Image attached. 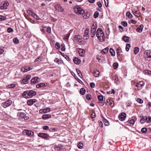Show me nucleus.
I'll use <instances>...</instances> for the list:
<instances>
[{"instance_id":"1","label":"nucleus","mask_w":151,"mask_h":151,"mask_svg":"<svg viewBox=\"0 0 151 151\" xmlns=\"http://www.w3.org/2000/svg\"><path fill=\"white\" fill-rule=\"evenodd\" d=\"M96 35L98 39L101 41H104L105 40L103 31L101 28H98L96 32Z\"/></svg>"},{"instance_id":"2","label":"nucleus","mask_w":151,"mask_h":151,"mask_svg":"<svg viewBox=\"0 0 151 151\" xmlns=\"http://www.w3.org/2000/svg\"><path fill=\"white\" fill-rule=\"evenodd\" d=\"M36 92L33 90L27 91L22 93V96L25 98H31L35 95Z\"/></svg>"},{"instance_id":"3","label":"nucleus","mask_w":151,"mask_h":151,"mask_svg":"<svg viewBox=\"0 0 151 151\" xmlns=\"http://www.w3.org/2000/svg\"><path fill=\"white\" fill-rule=\"evenodd\" d=\"M73 9L74 12L77 14H82L84 12L83 10L78 6L74 7Z\"/></svg>"},{"instance_id":"4","label":"nucleus","mask_w":151,"mask_h":151,"mask_svg":"<svg viewBox=\"0 0 151 151\" xmlns=\"http://www.w3.org/2000/svg\"><path fill=\"white\" fill-rule=\"evenodd\" d=\"M38 137H42L46 140H49L51 137L47 134L45 133H40L38 134Z\"/></svg>"},{"instance_id":"5","label":"nucleus","mask_w":151,"mask_h":151,"mask_svg":"<svg viewBox=\"0 0 151 151\" xmlns=\"http://www.w3.org/2000/svg\"><path fill=\"white\" fill-rule=\"evenodd\" d=\"M23 133L29 137H31L34 135L33 132L29 130L25 129L23 131Z\"/></svg>"},{"instance_id":"6","label":"nucleus","mask_w":151,"mask_h":151,"mask_svg":"<svg viewBox=\"0 0 151 151\" xmlns=\"http://www.w3.org/2000/svg\"><path fill=\"white\" fill-rule=\"evenodd\" d=\"M18 116H19L22 119H24L27 120L29 118V117L26 116V114L24 112H18L17 113Z\"/></svg>"},{"instance_id":"7","label":"nucleus","mask_w":151,"mask_h":151,"mask_svg":"<svg viewBox=\"0 0 151 151\" xmlns=\"http://www.w3.org/2000/svg\"><path fill=\"white\" fill-rule=\"evenodd\" d=\"M96 27L93 24L92 26L91 31V37H93L95 34L96 30Z\"/></svg>"},{"instance_id":"8","label":"nucleus","mask_w":151,"mask_h":151,"mask_svg":"<svg viewBox=\"0 0 151 151\" xmlns=\"http://www.w3.org/2000/svg\"><path fill=\"white\" fill-rule=\"evenodd\" d=\"M9 5V3L8 2L6 1L3 2V3L1 4L0 8L1 9H7V6Z\"/></svg>"},{"instance_id":"9","label":"nucleus","mask_w":151,"mask_h":151,"mask_svg":"<svg viewBox=\"0 0 151 151\" xmlns=\"http://www.w3.org/2000/svg\"><path fill=\"white\" fill-rule=\"evenodd\" d=\"M12 104V101L11 100H9L6 101L4 102L2 104V106L4 108L10 106Z\"/></svg>"},{"instance_id":"10","label":"nucleus","mask_w":151,"mask_h":151,"mask_svg":"<svg viewBox=\"0 0 151 151\" xmlns=\"http://www.w3.org/2000/svg\"><path fill=\"white\" fill-rule=\"evenodd\" d=\"M144 83L143 81H140L137 83L136 86L137 87L138 90L141 89L144 86Z\"/></svg>"},{"instance_id":"11","label":"nucleus","mask_w":151,"mask_h":151,"mask_svg":"<svg viewBox=\"0 0 151 151\" xmlns=\"http://www.w3.org/2000/svg\"><path fill=\"white\" fill-rule=\"evenodd\" d=\"M39 78L38 77H34L31 80V85H33L37 83L39 81Z\"/></svg>"},{"instance_id":"12","label":"nucleus","mask_w":151,"mask_h":151,"mask_svg":"<svg viewBox=\"0 0 151 151\" xmlns=\"http://www.w3.org/2000/svg\"><path fill=\"white\" fill-rule=\"evenodd\" d=\"M77 51H78L79 55L81 57H83L85 55V51L81 48H78Z\"/></svg>"},{"instance_id":"13","label":"nucleus","mask_w":151,"mask_h":151,"mask_svg":"<svg viewBox=\"0 0 151 151\" xmlns=\"http://www.w3.org/2000/svg\"><path fill=\"white\" fill-rule=\"evenodd\" d=\"M126 114L125 113H121L119 116V119L121 121H123L124 119L126 116Z\"/></svg>"},{"instance_id":"14","label":"nucleus","mask_w":151,"mask_h":151,"mask_svg":"<svg viewBox=\"0 0 151 151\" xmlns=\"http://www.w3.org/2000/svg\"><path fill=\"white\" fill-rule=\"evenodd\" d=\"M36 100L35 99H30L27 101V104L28 105L31 106L36 102Z\"/></svg>"},{"instance_id":"15","label":"nucleus","mask_w":151,"mask_h":151,"mask_svg":"<svg viewBox=\"0 0 151 151\" xmlns=\"http://www.w3.org/2000/svg\"><path fill=\"white\" fill-rule=\"evenodd\" d=\"M145 56L148 58H151V51L150 50H146L145 52Z\"/></svg>"},{"instance_id":"16","label":"nucleus","mask_w":151,"mask_h":151,"mask_svg":"<svg viewBox=\"0 0 151 151\" xmlns=\"http://www.w3.org/2000/svg\"><path fill=\"white\" fill-rule=\"evenodd\" d=\"M55 10L58 12H62L63 11V10L59 5H55Z\"/></svg>"},{"instance_id":"17","label":"nucleus","mask_w":151,"mask_h":151,"mask_svg":"<svg viewBox=\"0 0 151 151\" xmlns=\"http://www.w3.org/2000/svg\"><path fill=\"white\" fill-rule=\"evenodd\" d=\"M48 83H41L37 84L36 86V87L37 88H40L43 87H45L46 86H47Z\"/></svg>"},{"instance_id":"18","label":"nucleus","mask_w":151,"mask_h":151,"mask_svg":"<svg viewBox=\"0 0 151 151\" xmlns=\"http://www.w3.org/2000/svg\"><path fill=\"white\" fill-rule=\"evenodd\" d=\"M74 38L79 43L81 42V40L82 37L80 35H75L74 36Z\"/></svg>"},{"instance_id":"19","label":"nucleus","mask_w":151,"mask_h":151,"mask_svg":"<svg viewBox=\"0 0 151 151\" xmlns=\"http://www.w3.org/2000/svg\"><path fill=\"white\" fill-rule=\"evenodd\" d=\"M143 25L142 24H141L137 28L136 31L138 32H142Z\"/></svg>"},{"instance_id":"20","label":"nucleus","mask_w":151,"mask_h":151,"mask_svg":"<svg viewBox=\"0 0 151 151\" xmlns=\"http://www.w3.org/2000/svg\"><path fill=\"white\" fill-rule=\"evenodd\" d=\"M73 61L74 63L76 64H79L80 62V60L77 57H76L73 59Z\"/></svg>"},{"instance_id":"21","label":"nucleus","mask_w":151,"mask_h":151,"mask_svg":"<svg viewBox=\"0 0 151 151\" xmlns=\"http://www.w3.org/2000/svg\"><path fill=\"white\" fill-rule=\"evenodd\" d=\"M51 116L50 114H44L42 116V119L44 120L47 119L51 117Z\"/></svg>"},{"instance_id":"22","label":"nucleus","mask_w":151,"mask_h":151,"mask_svg":"<svg viewBox=\"0 0 151 151\" xmlns=\"http://www.w3.org/2000/svg\"><path fill=\"white\" fill-rule=\"evenodd\" d=\"M93 74L94 76L95 77H98L99 76V75L100 73L98 70H95L93 72Z\"/></svg>"},{"instance_id":"23","label":"nucleus","mask_w":151,"mask_h":151,"mask_svg":"<svg viewBox=\"0 0 151 151\" xmlns=\"http://www.w3.org/2000/svg\"><path fill=\"white\" fill-rule=\"evenodd\" d=\"M88 32H89V31L88 30H86V29L85 30V31L84 33V37H86V38L85 39L87 40L89 38V36L88 35Z\"/></svg>"},{"instance_id":"24","label":"nucleus","mask_w":151,"mask_h":151,"mask_svg":"<svg viewBox=\"0 0 151 151\" xmlns=\"http://www.w3.org/2000/svg\"><path fill=\"white\" fill-rule=\"evenodd\" d=\"M90 15V13L88 12H86L83 14V16L84 18L87 19L89 18Z\"/></svg>"},{"instance_id":"25","label":"nucleus","mask_w":151,"mask_h":151,"mask_svg":"<svg viewBox=\"0 0 151 151\" xmlns=\"http://www.w3.org/2000/svg\"><path fill=\"white\" fill-rule=\"evenodd\" d=\"M123 40L126 42H129V37L126 36H124L123 37Z\"/></svg>"},{"instance_id":"26","label":"nucleus","mask_w":151,"mask_h":151,"mask_svg":"<svg viewBox=\"0 0 151 151\" xmlns=\"http://www.w3.org/2000/svg\"><path fill=\"white\" fill-rule=\"evenodd\" d=\"M28 82V80L25 78H24L21 81V83L22 84H26Z\"/></svg>"},{"instance_id":"27","label":"nucleus","mask_w":151,"mask_h":151,"mask_svg":"<svg viewBox=\"0 0 151 151\" xmlns=\"http://www.w3.org/2000/svg\"><path fill=\"white\" fill-rule=\"evenodd\" d=\"M108 50L109 48L107 47H106L102 50L101 51V52L102 53L105 54L108 52Z\"/></svg>"},{"instance_id":"28","label":"nucleus","mask_w":151,"mask_h":151,"mask_svg":"<svg viewBox=\"0 0 151 151\" xmlns=\"http://www.w3.org/2000/svg\"><path fill=\"white\" fill-rule=\"evenodd\" d=\"M86 92V90L83 88H82L81 89L80 91V93L82 95H83Z\"/></svg>"},{"instance_id":"29","label":"nucleus","mask_w":151,"mask_h":151,"mask_svg":"<svg viewBox=\"0 0 151 151\" xmlns=\"http://www.w3.org/2000/svg\"><path fill=\"white\" fill-rule=\"evenodd\" d=\"M126 16L129 18H132V15L129 12H127L126 14Z\"/></svg>"},{"instance_id":"30","label":"nucleus","mask_w":151,"mask_h":151,"mask_svg":"<svg viewBox=\"0 0 151 151\" xmlns=\"http://www.w3.org/2000/svg\"><path fill=\"white\" fill-rule=\"evenodd\" d=\"M110 52L111 56H113L115 55V52L111 48H110Z\"/></svg>"},{"instance_id":"31","label":"nucleus","mask_w":151,"mask_h":151,"mask_svg":"<svg viewBox=\"0 0 151 151\" xmlns=\"http://www.w3.org/2000/svg\"><path fill=\"white\" fill-rule=\"evenodd\" d=\"M131 46L129 44L127 43L126 45V50L127 52H128L129 51V48H130Z\"/></svg>"},{"instance_id":"32","label":"nucleus","mask_w":151,"mask_h":151,"mask_svg":"<svg viewBox=\"0 0 151 151\" xmlns=\"http://www.w3.org/2000/svg\"><path fill=\"white\" fill-rule=\"evenodd\" d=\"M134 53L135 54H137L139 52V48L138 47H135L134 50Z\"/></svg>"},{"instance_id":"33","label":"nucleus","mask_w":151,"mask_h":151,"mask_svg":"<svg viewBox=\"0 0 151 151\" xmlns=\"http://www.w3.org/2000/svg\"><path fill=\"white\" fill-rule=\"evenodd\" d=\"M99 15V12L98 11H96L94 14V17L95 18H97Z\"/></svg>"},{"instance_id":"34","label":"nucleus","mask_w":151,"mask_h":151,"mask_svg":"<svg viewBox=\"0 0 151 151\" xmlns=\"http://www.w3.org/2000/svg\"><path fill=\"white\" fill-rule=\"evenodd\" d=\"M13 40V42L16 44L18 43L19 42V40L17 37L14 38Z\"/></svg>"},{"instance_id":"35","label":"nucleus","mask_w":151,"mask_h":151,"mask_svg":"<svg viewBox=\"0 0 151 151\" xmlns=\"http://www.w3.org/2000/svg\"><path fill=\"white\" fill-rule=\"evenodd\" d=\"M78 147L79 149H81L83 147V144L82 143L79 142L78 144Z\"/></svg>"},{"instance_id":"36","label":"nucleus","mask_w":151,"mask_h":151,"mask_svg":"<svg viewBox=\"0 0 151 151\" xmlns=\"http://www.w3.org/2000/svg\"><path fill=\"white\" fill-rule=\"evenodd\" d=\"M137 101L139 104H142L143 102V100L139 98H137Z\"/></svg>"},{"instance_id":"37","label":"nucleus","mask_w":151,"mask_h":151,"mask_svg":"<svg viewBox=\"0 0 151 151\" xmlns=\"http://www.w3.org/2000/svg\"><path fill=\"white\" fill-rule=\"evenodd\" d=\"M86 99L88 100H90L91 98V95L89 94H88L86 95Z\"/></svg>"},{"instance_id":"38","label":"nucleus","mask_w":151,"mask_h":151,"mask_svg":"<svg viewBox=\"0 0 151 151\" xmlns=\"http://www.w3.org/2000/svg\"><path fill=\"white\" fill-rule=\"evenodd\" d=\"M70 34H68L64 37V39L65 40H68Z\"/></svg>"},{"instance_id":"39","label":"nucleus","mask_w":151,"mask_h":151,"mask_svg":"<svg viewBox=\"0 0 151 151\" xmlns=\"http://www.w3.org/2000/svg\"><path fill=\"white\" fill-rule=\"evenodd\" d=\"M141 131L142 133H145L147 132V130L146 128L143 127Z\"/></svg>"},{"instance_id":"40","label":"nucleus","mask_w":151,"mask_h":151,"mask_svg":"<svg viewBox=\"0 0 151 151\" xmlns=\"http://www.w3.org/2000/svg\"><path fill=\"white\" fill-rule=\"evenodd\" d=\"M6 19V17L5 16H0V21L5 20Z\"/></svg>"},{"instance_id":"41","label":"nucleus","mask_w":151,"mask_h":151,"mask_svg":"<svg viewBox=\"0 0 151 151\" xmlns=\"http://www.w3.org/2000/svg\"><path fill=\"white\" fill-rule=\"evenodd\" d=\"M121 50V49L120 47H118L116 49V51H117V55H118V56H119L120 55L119 53L120 51Z\"/></svg>"},{"instance_id":"42","label":"nucleus","mask_w":151,"mask_h":151,"mask_svg":"<svg viewBox=\"0 0 151 151\" xmlns=\"http://www.w3.org/2000/svg\"><path fill=\"white\" fill-rule=\"evenodd\" d=\"M118 66V64L117 63H114L113 64V67L114 69L117 68Z\"/></svg>"},{"instance_id":"43","label":"nucleus","mask_w":151,"mask_h":151,"mask_svg":"<svg viewBox=\"0 0 151 151\" xmlns=\"http://www.w3.org/2000/svg\"><path fill=\"white\" fill-rule=\"evenodd\" d=\"M146 119L148 123L150 122H151V116H149L148 117H146Z\"/></svg>"},{"instance_id":"44","label":"nucleus","mask_w":151,"mask_h":151,"mask_svg":"<svg viewBox=\"0 0 151 151\" xmlns=\"http://www.w3.org/2000/svg\"><path fill=\"white\" fill-rule=\"evenodd\" d=\"M49 131L50 132H53L57 131L56 129L55 128H51L49 129Z\"/></svg>"},{"instance_id":"45","label":"nucleus","mask_w":151,"mask_h":151,"mask_svg":"<svg viewBox=\"0 0 151 151\" xmlns=\"http://www.w3.org/2000/svg\"><path fill=\"white\" fill-rule=\"evenodd\" d=\"M146 119H145L144 118L142 117L141 119L140 122L141 123L143 124L146 122Z\"/></svg>"},{"instance_id":"46","label":"nucleus","mask_w":151,"mask_h":151,"mask_svg":"<svg viewBox=\"0 0 151 151\" xmlns=\"http://www.w3.org/2000/svg\"><path fill=\"white\" fill-rule=\"evenodd\" d=\"M121 24L124 27H127V23L126 22H122Z\"/></svg>"},{"instance_id":"47","label":"nucleus","mask_w":151,"mask_h":151,"mask_svg":"<svg viewBox=\"0 0 151 151\" xmlns=\"http://www.w3.org/2000/svg\"><path fill=\"white\" fill-rule=\"evenodd\" d=\"M98 99L100 101H103V98L102 96H99L98 97Z\"/></svg>"},{"instance_id":"48","label":"nucleus","mask_w":151,"mask_h":151,"mask_svg":"<svg viewBox=\"0 0 151 151\" xmlns=\"http://www.w3.org/2000/svg\"><path fill=\"white\" fill-rule=\"evenodd\" d=\"M104 124L105 126H108L109 125V122L108 121L105 119H104Z\"/></svg>"},{"instance_id":"49","label":"nucleus","mask_w":151,"mask_h":151,"mask_svg":"<svg viewBox=\"0 0 151 151\" xmlns=\"http://www.w3.org/2000/svg\"><path fill=\"white\" fill-rule=\"evenodd\" d=\"M27 70H28L27 67L26 68H22L21 69V71L24 72H27L26 71Z\"/></svg>"},{"instance_id":"50","label":"nucleus","mask_w":151,"mask_h":151,"mask_svg":"<svg viewBox=\"0 0 151 151\" xmlns=\"http://www.w3.org/2000/svg\"><path fill=\"white\" fill-rule=\"evenodd\" d=\"M13 31V30L11 28L9 27L7 29V32L9 33H10Z\"/></svg>"},{"instance_id":"51","label":"nucleus","mask_w":151,"mask_h":151,"mask_svg":"<svg viewBox=\"0 0 151 151\" xmlns=\"http://www.w3.org/2000/svg\"><path fill=\"white\" fill-rule=\"evenodd\" d=\"M55 47L56 48H57L58 49L60 48V45L58 42H56V43L55 45Z\"/></svg>"},{"instance_id":"52","label":"nucleus","mask_w":151,"mask_h":151,"mask_svg":"<svg viewBox=\"0 0 151 151\" xmlns=\"http://www.w3.org/2000/svg\"><path fill=\"white\" fill-rule=\"evenodd\" d=\"M55 150H60V146L59 145H58V146H56L55 147Z\"/></svg>"},{"instance_id":"53","label":"nucleus","mask_w":151,"mask_h":151,"mask_svg":"<svg viewBox=\"0 0 151 151\" xmlns=\"http://www.w3.org/2000/svg\"><path fill=\"white\" fill-rule=\"evenodd\" d=\"M61 50L62 51H64L65 50V45H61Z\"/></svg>"},{"instance_id":"54","label":"nucleus","mask_w":151,"mask_h":151,"mask_svg":"<svg viewBox=\"0 0 151 151\" xmlns=\"http://www.w3.org/2000/svg\"><path fill=\"white\" fill-rule=\"evenodd\" d=\"M54 61L55 62H56L58 64H59L60 63L61 60L59 59H58V58H56L55 59Z\"/></svg>"},{"instance_id":"55","label":"nucleus","mask_w":151,"mask_h":151,"mask_svg":"<svg viewBox=\"0 0 151 151\" xmlns=\"http://www.w3.org/2000/svg\"><path fill=\"white\" fill-rule=\"evenodd\" d=\"M15 84H11V85H9V87L11 88H13L15 86Z\"/></svg>"},{"instance_id":"56","label":"nucleus","mask_w":151,"mask_h":151,"mask_svg":"<svg viewBox=\"0 0 151 151\" xmlns=\"http://www.w3.org/2000/svg\"><path fill=\"white\" fill-rule=\"evenodd\" d=\"M96 114L94 113H92L91 115V117L92 118H94L95 117Z\"/></svg>"},{"instance_id":"57","label":"nucleus","mask_w":151,"mask_h":151,"mask_svg":"<svg viewBox=\"0 0 151 151\" xmlns=\"http://www.w3.org/2000/svg\"><path fill=\"white\" fill-rule=\"evenodd\" d=\"M95 85V83L93 82H91L90 83V86L92 88H93L94 87Z\"/></svg>"},{"instance_id":"58","label":"nucleus","mask_w":151,"mask_h":151,"mask_svg":"<svg viewBox=\"0 0 151 151\" xmlns=\"http://www.w3.org/2000/svg\"><path fill=\"white\" fill-rule=\"evenodd\" d=\"M118 79L117 76H116L114 77V81L115 83H117Z\"/></svg>"},{"instance_id":"59","label":"nucleus","mask_w":151,"mask_h":151,"mask_svg":"<svg viewBox=\"0 0 151 151\" xmlns=\"http://www.w3.org/2000/svg\"><path fill=\"white\" fill-rule=\"evenodd\" d=\"M43 129L45 130H49V127L47 126H45L43 127Z\"/></svg>"},{"instance_id":"60","label":"nucleus","mask_w":151,"mask_h":151,"mask_svg":"<svg viewBox=\"0 0 151 151\" xmlns=\"http://www.w3.org/2000/svg\"><path fill=\"white\" fill-rule=\"evenodd\" d=\"M28 20L30 22L32 23L35 24V23L34 20L31 18H29Z\"/></svg>"},{"instance_id":"61","label":"nucleus","mask_w":151,"mask_h":151,"mask_svg":"<svg viewBox=\"0 0 151 151\" xmlns=\"http://www.w3.org/2000/svg\"><path fill=\"white\" fill-rule=\"evenodd\" d=\"M134 121L133 119H132L129 121V123L131 124H133L134 123Z\"/></svg>"},{"instance_id":"62","label":"nucleus","mask_w":151,"mask_h":151,"mask_svg":"<svg viewBox=\"0 0 151 151\" xmlns=\"http://www.w3.org/2000/svg\"><path fill=\"white\" fill-rule=\"evenodd\" d=\"M31 77V76L30 75H28L25 77L27 79L28 81L30 79Z\"/></svg>"},{"instance_id":"63","label":"nucleus","mask_w":151,"mask_h":151,"mask_svg":"<svg viewBox=\"0 0 151 151\" xmlns=\"http://www.w3.org/2000/svg\"><path fill=\"white\" fill-rule=\"evenodd\" d=\"M97 5L99 7H101L102 6V5L101 3L99 1L97 3Z\"/></svg>"},{"instance_id":"64","label":"nucleus","mask_w":151,"mask_h":151,"mask_svg":"<svg viewBox=\"0 0 151 151\" xmlns=\"http://www.w3.org/2000/svg\"><path fill=\"white\" fill-rule=\"evenodd\" d=\"M34 18L37 20H39L40 19V18L36 14H35V16Z\"/></svg>"}]
</instances>
